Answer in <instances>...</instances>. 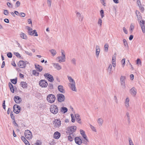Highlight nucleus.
Instances as JSON below:
<instances>
[{
  "mask_svg": "<svg viewBox=\"0 0 145 145\" xmlns=\"http://www.w3.org/2000/svg\"><path fill=\"white\" fill-rule=\"evenodd\" d=\"M7 5L8 6V7L10 8H12V4L9 2H8L7 3Z\"/></svg>",
  "mask_w": 145,
  "mask_h": 145,
  "instance_id": "obj_53",
  "label": "nucleus"
},
{
  "mask_svg": "<svg viewBox=\"0 0 145 145\" xmlns=\"http://www.w3.org/2000/svg\"><path fill=\"white\" fill-rule=\"evenodd\" d=\"M76 127L75 126H72L67 128V130L69 133H74L76 130Z\"/></svg>",
  "mask_w": 145,
  "mask_h": 145,
  "instance_id": "obj_9",
  "label": "nucleus"
},
{
  "mask_svg": "<svg viewBox=\"0 0 145 145\" xmlns=\"http://www.w3.org/2000/svg\"><path fill=\"white\" fill-rule=\"evenodd\" d=\"M25 138L28 139H30L32 138V135L31 131L28 130H25L24 133Z\"/></svg>",
  "mask_w": 145,
  "mask_h": 145,
  "instance_id": "obj_3",
  "label": "nucleus"
},
{
  "mask_svg": "<svg viewBox=\"0 0 145 145\" xmlns=\"http://www.w3.org/2000/svg\"><path fill=\"white\" fill-rule=\"evenodd\" d=\"M100 13L101 18H102L104 17V11L103 10H101L100 11Z\"/></svg>",
  "mask_w": 145,
  "mask_h": 145,
  "instance_id": "obj_42",
  "label": "nucleus"
},
{
  "mask_svg": "<svg viewBox=\"0 0 145 145\" xmlns=\"http://www.w3.org/2000/svg\"><path fill=\"white\" fill-rule=\"evenodd\" d=\"M100 51V49L99 46L98 45H97L95 48V54L97 57H99Z\"/></svg>",
  "mask_w": 145,
  "mask_h": 145,
  "instance_id": "obj_19",
  "label": "nucleus"
},
{
  "mask_svg": "<svg viewBox=\"0 0 145 145\" xmlns=\"http://www.w3.org/2000/svg\"><path fill=\"white\" fill-rule=\"evenodd\" d=\"M114 99L115 101V102L116 103H118V99H117V97L116 96H114Z\"/></svg>",
  "mask_w": 145,
  "mask_h": 145,
  "instance_id": "obj_64",
  "label": "nucleus"
},
{
  "mask_svg": "<svg viewBox=\"0 0 145 145\" xmlns=\"http://www.w3.org/2000/svg\"><path fill=\"white\" fill-rule=\"evenodd\" d=\"M80 134L82 137L86 140L87 141H88V140L86 135L85 134V131L82 129L80 130Z\"/></svg>",
  "mask_w": 145,
  "mask_h": 145,
  "instance_id": "obj_16",
  "label": "nucleus"
},
{
  "mask_svg": "<svg viewBox=\"0 0 145 145\" xmlns=\"http://www.w3.org/2000/svg\"><path fill=\"white\" fill-rule=\"evenodd\" d=\"M53 66L55 69L58 70H59L61 69V66L58 63H53Z\"/></svg>",
  "mask_w": 145,
  "mask_h": 145,
  "instance_id": "obj_20",
  "label": "nucleus"
},
{
  "mask_svg": "<svg viewBox=\"0 0 145 145\" xmlns=\"http://www.w3.org/2000/svg\"><path fill=\"white\" fill-rule=\"evenodd\" d=\"M123 42L125 47L126 48H128V44L126 40L125 39H123Z\"/></svg>",
  "mask_w": 145,
  "mask_h": 145,
  "instance_id": "obj_35",
  "label": "nucleus"
},
{
  "mask_svg": "<svg viewBox=\"0 0 145 145\" xmlns=\"http://www.w3.org/2000/svg\"><path fill=\"white\" fill-rule=\"evenodd\" d=\"M14 54L18 57H21L20 54L18 52H14Z\"/></svg>",
  "mask_w": 145,
  "mask_h": 145,
  "instance_id": "obj_59",
  "label": "nucleus"
},
{
  "mask_svg": "<svg viewBox=\"0 0 145 145\" xmlns=\"http://www.w3.org/2000/svg\"><path fill=\"white\" fill-rule=\"evenodd\" d=\"M141 62L140 59H138L137 60V65H139V64L141 65Z\"/></svg>",
  "mask_w": 145,
  "mask_h": 145,
  "instance_id": "obj_55",
  "label": "nucleus"
},
{
  "mask_svg": "<svg viewBox=\"0 0 145 145\" xmlns=\"http://www.w3.org/2000/svg\"><path fill=\"white\" fill-rule=\"evenodd\" d=\"M104 51L106 52H108V44L107 43H106L104 47Z\"/></svg>",
  "mask_w": 145,
  "mask_h": 145,
  "instance_id": "obj_32",
  "label": "nucleus"
},
{
  "mask_svg": "<svg viewBox=\"0 0 145 145\" xmlns=\"http://www.w3.org/2000/svg\"><path fill=\"white\" fill-rule=\"evenodd\" d=\"M125 118L129 124L130 123V115L129 112H127L125 116Z\"/></svg>",
  "mask_w": 145,
  "mask_h": 145,
  "instance_id": "obj_18",
  "label": "nucleus"
},
{
  "mask_svg": "<svg viewBox=\"0 0 145 145\" xmlns=\"http://www.w3.org/2000/svg\"><path fill=\"white\" fill-rule=\"evenodd\" d=\"M116 54H114L112 57V66L114 67H115L116 66Z\"/></svg>",
  "mask_w": 145,
  "mask_h": 145,
  "instance_id": "obj_14",
  "label": "nucleus"
},
{
  "mask_svg": "<svg viewBox=\"0 0 145 145\" xmlns=\"http://www.w3.org/2000/svg\"><path fill=\"white\" fill-rule=\"evenodd\" d=\"M90 127L91 129L94 131L96 132L97 131L95 127L91 125H90Z\"/></svg>",
  "mask_w": 145,
  "mask_h": 145,
  "instance_id": "obj_48",
  "label": "nucleus"
},
{
  "mask_svg": "<svg viewBox=\"0 0 145 145\" xmlns=\"http://www.w3.org/2000/svg\"><path fill=\"white\" fill-rule=\"evenodd\" d=\"M137 4L138 5V7L140 6L141 5L140 1V0H137Z\"/></svg>",
  "mask_w": 145,
  "mask_h": 145,
  "instance_id": "obj_61",
  "label": "nucleus"
},
{
  "mask_svg": "<svg viewBox=\"0 0 145 145\" xmlns=\"http://www.w3.org/2000/svg\"><path fill=\"white\" fill-rule=\"evenodd\" d=\"M47 4L48 7H50L51 5L52 0H47Z\"/></svg>",
  "mask_w": 145,
  "mask_h": 145,
  "instance_id": "obj_45",
  "label": "nucleus"
},
{
  "mask_svg": "<svg viewBox=\"0 0 145 145\" xmlns=\"http://www.w3.org/2000/svg\"><path fill=\"white\" fill-rule=\"evenodd\" d=\"M112 68V65L111 64H110L109 65V66L108 68V72H109V73H110L111 72Z\"/></svg>",
  "mask_w": 145,
  "mask_h": 145,
  "instance_id": "obj_40",
  "label": "nucleus"
},
{
  "mask_svg": "<svg viewBox=\"0 0 145 145\" xmlns=\"http://www.w3.org/2000/svg\"><path fill=\"white\" fill-rule=\"evenodd\" d=\"M50 109V112L54 114H56L58 112V109L57 106L54 105H51Z\"/></svg>",
  "mask_w": 145,
  "mask_h": 145,
  "instance_id": "obj_1",
  "label": "nucleus"
},
{
  "mask_svg": "<svg viewBox=\"0 0 145 145\" xmlns=\"http://www.w3.org/2000/svg\"><path fill=\"white\" fill-rule=\"evenodd\" d=\"M129 145H134V144L131 138L129 139Z\"/></svg>",
  "mask_w": 145,
  "mask_h": 145,
  "instance_id": "obj_50",
  "label": "nucleus"
},
{
  "mask_svg": "<svg viewBox=\"0 0 145 145\" xmlns=\"http://www.w3.org/2000/svg\"><path fill=\"white\" fill-rule=\"evenodd\" d=\"M58 101L60 102L64 101L65 100V97L64 95L63 94H59L57 95Z\"/></svg>",
  "mask_w": 145,
  "mask_h": 145,
  "instance_id": "obj_6",
  "label": "nucleus"
},
{
  "mask_svg": "<svg viewBox=\"0 0 145 145\" xmlns=\"http://www.w3.org/2000/svg\"><path fill=\"white\" fill-rule=\"evenodd\" d=\"M61 136V134L58 131L56 132L54 135V138L56 139H58Z\"/></svg>",
  "mask_w": 145,
  "mask_h": 145,
  "instance_id": "obj_21",
  "label": "nucleus"
},
{
  "mask_svg": "<svg viewBox=\"0 0 145 145\" xmlns=\"http://www.w3.org/2000/svg\"><path fill=\"white\" fill-rule=\"evenodd\" d=\"M75 116L76 118V120H77V121L79 123H81V121H80V116L79 114H76L75 115Z\"/></svg>",
  "mask_w": 145,
  "mask_h": 145,
  "instance_id": "obj_28",
  "label": "nucleus"
},
{
  "mask_svg": "<svg viewBox=\"0 0 145 145\" xmlns=\"http://www.w3.org/2000/svg\"><path fill=\"white\" fill-rule=\"evenodd\" d=\"M39 86L42 88H46L47 87L48 84L46 81L45 80H41L39 82Z\"/></svg>",
  "mask_w": 145,
  "mask_h": 145,
  "instance_id": "obj_4",
  "label": "nucleus"
},
{
  "mask_svg": "<svg viewBox=\"0 0 145 145\" xmlns=\"http://www.w3.org/2000/svg\"><path fill=\"white\" fill-rule=\"evenodd\" d=\"M60 110L62 112L64 113L66 112L68 110V109L67 108L63 107H61Z\"/></svg>",
  "mask_w": 145,
  "mask_h": 145,
  "instance_id": "obj_29",
  "label": "nucleus"
},
{
  "mask_svg": "<svg viewBox=\"0 0 145 145\" xmlns=\"http://www.w3.org/2000/svg\"><path fill=\"white\" fill-rule=\"evenodd\" d=\"M140 15L138 14L137 15V17L138 20H140L142 18V17Z\"/></svg>",
  "mask_w": 145,
  "mask_h": 145,
  "instance_id": "obj_63",
  "label": "nucleus"
},
{
  "mask_svg": "<svg viewBox=\"0 0 145 145\" xmlns=\"http://www.w3.org/2000/svg\"><path fill=\"white\" fill-rule=\"evenodd\" d=\"M8 85L11 92L12 93H14V90L13 85L11 83L9 82Z\"/></svg>",
  "mask_w": 145,
  "mask_h": 145,
  "instance_id": "obj_30",
  "label": "nucleus"
},
{
  "mask_svg": "<svg viewBox=\"0 0 145 145\" xmlns=\"http://www.w3.org/2000/svg\"><path fill=\"white\" fill-rule=\"evenodd\" d=\"M44 76L45 77H47L48 80L50 82L53 81L54 79L53 76L48 73H45Z\"/></svg>",
  "mask_w": 145,
  "mask_h": 145,
  "instance_id": "obj_10",
  "label": "nucleus"
},
{
  "mask_svg": "<svg viewBox=\"0 0 145 145\" xmlns=\"http://www.w3.org/2000/svg\"><path fill=\"white\" fill-rule=\"evenodd\" d=\"M67 78L69 82L71 83H73L75 82L74 79L71 76H67Z\"/></svg>",
  "mask_w": 145,
  "mask_h": 145,
  "instance_id": "obj_33",
  "label": "nucleus"
},
{
  "mask_svg": "<svg viewBox=\"0 0 145 145\" xmlns=\"http://www.w3.org/2000/svg\"><path fill=\"white\" fill-rule=\"evenodd\" d=\"M129 97H127L125 99L124 104V106L126 108H128L129 106Z\"/></svg>",
  "mask_w": 145,
  "mask_h": 145,
  "instance_id": "obj_13",
  "label": "nucleus"
},
{
  "mask_svg": "<svg viewBox=\"0 0 145 145\" xmlns=\"http://www.w3.org/2000/svg\"><path fill=\"white\" fill-rule=\"evenodd\" d=\"M120 82L122 88L123 89L125 88H126L125 81Z\"/></svg>",
  "mask_w": 145,
  "mask_h": 145,
  "instance_id": "obj_37",
  "label": "nucleus"
},
{
  "mask_svg": "<svg viewBox=\"0 0 145 145\" xmlns=\"http://www.w3.org/2000/svg\"><path fill=\"white\" fill-rule=\"evenodd\" d=\"M22 87L23 88H25L27 87V84L26 82H21Z\"/></svg>",
  "mask_w": 145,
  "mask_h": 145,
  "instance_id": "obj_36",
  "label": "nucleus"
},
{
  "mask_svg": "<svg viewBox=\"0 0 145 145\" xmlns=\"http://www.w3.org/2000/svg\"><path fill=\"white\" fill-rule=\"evenodd\" d=\"M70 88L71 89L74 91H76L77 90L75 86V83H69Z\"/></svg>",
  "mask_w": 145,
  "mask_h": 145,
  "instance_id": "obj_17",
  "label": "nucleus"
},
{
  "mask_svg": "<svg viewBox=\"0 0 145 145\" xmlns=\"http://www.w3.org/2000/svg\"><path fill=\"white\" fill-rule=\"evenodd\" d=\"M48 87L49 89H53V84H52L50 83L48 85Z\"/></svg>",
  "mask_w": 145,
  "mask_h": 145,
  "instance_id": "obj_56",
  "label": "nucleus"
},
{
  "mask_svg": "<svg viewBox=\"0 0 145 145\" xmlns=\"http://www.w3.org/2000/svg\"><path fill=\"white\" fill-rule=\"evenodd\" d=\"M140 9L141 10V11L142 12H143L144 11V7L142 6V5H141L139 7Z\"/></svg>",
  "mask_w": 145,
  "mask_h": 145,
  "instance_id": "obj_54",
  "label": "nucleus"
},
{
  "mask_svg": "<svg viewBox=\"0 0 145 145\" xmlns=\"http://www.w3.org/2000/svg\"><path fill=\"white\" fill-rule=\"evenodd\" d=\"M125 58H123L121 61V63L122 64L123 67H124L125 65Z\"/></svg>",
  "mask_w": 145,
  "mask_h": 145,
  "instance_id": "obj_38",
  "label": "nucleus"
},
{
  "mask_svg": "<svg viewBox=\"0 0 145 145\" xmlns=\"http://www.w3.org/2000/svg\"><path fill=\"white\" fill-rule=\"evenodd\" d=\"M7 56L9 58H11L12 57V54L11 52H8L7 54Z\"/></svg>",
  "mask_w": 145,
  "mask_h": 145,
  "instance_id": "obj_52",
  "label": "nucleus"
},
{
  "mask_svg": "<svg viewBox=\"0 0 145 145\" xmlns=\"http://www.w3.org/2000/svg\"><path fill=\"white\" fill-rule=\"evenodd\" d=\"M11 82L14 84H16L17 82V79H13L11 80Z\"/></svg>",
  "mask_w": 145,
  "mask_h": 145,
  "instance_id": "obj_47",
  "label": "nucleus"
},
{
  "mask_svg": "<svg viewBox=\"0 0 145 145\" xmlns=\"http://www.w3.org/2000/svg\"><path fill=\"white\" fill-rule=\"evenodd\" d=\"M58 90L62 93H64L65 91L63 88V87L62 85H59L58 86Z\"/></svg>",
  "mask_w": 145,
  "mask_h": 145,
  "instance_id": "obj_22",
  "label": "nucleus"
},
{
  "mask_svg": "<svg viewBox=\"0 0 145 145\" xmlns=\"http://www.w3.org/2000/svg\"><path fill=\"white\" fill-rule=\"evenodd\" d=\"M59 59V63L65 62V61L66 58L63 57L62 56H59L57 57Z\"/></svg>",
  "mask_w": 145,
  "mask_h": 145,
  "instance_id": "obj_26",
  "label": "nucleus"
},
{
  "mask_svg": "<svg viewBox=\"0 0 145 145\" xmlns=\"http://www.w3.org/2000/svg\"><path fill=\"white\" fill-rule=\"evenodd\" d=\"M71 118H72V120H71L72 121V122L74 123L75 121V119H74V116L72 114H71Z\"/></svg>",
  "mask_w": 145,
  "mask_h": 145,
  "instance_id": "obj_51",
  "label": "nucleus"
},
{
  "mask_svg": "<svg viewBox=\"0 0 145 145\" xmlns=\"http://www.w3.org/2000/svg\"><path fill=\"white\" fill-rule=\"evenodd\" d=\"M98 24L99 25L100 27L101 26L102 23V20L101 18H99L98 22Z\"/></svg>",
  "mask_w": 145,
  "mask_h": 145,
  "instance_id": "obj_46",
  "label": "nucleus"
},
{
  "mask_svg": "<svg viewBox=\"0 0 145 145\" xmlns=\"http://www.w3.org/2000/svg\"><path fill=\"white\" fill-rule=\"evenodd\" d=\"M35 69L37 71L39 72H40L42 70V67L40 66L39 65L35 64Z\"/></svg>",
  "mask_w": 145,
  "mask_h": 145,
  "instance_id": "obj_25",
  "label": "nucleus"
},
{
  "mask_svg": "<svg viewBox=\"0 0 145 145\" xmlns=\"http://www.w3.org/2000/svg\"><path fill=\"white\" fill-rule=\"evenodd\" d=\"M10 117L13 120H14V117L13 114H12V112L10 113Z\"/></svg>",
  "mask_w": 145,
  "mask_h": 145,
  "instance_id": "obj_62",
  "label": "nucleus"
},
{
  "mask_svg": "<svg viewBox=\"0 0 145 145\" xmlns=\"http://www.w3.org/2000/svg\"><path fill=\"white\" fill-rule=\"evenodd\" d=\"M103 119L101 118H99L97 120V122L99 126H101L103 123Z\"/></svg>",
  "mask_w": 145,
  "mask_h": 145,
  "instance_id": "obj_27",
  "label": "nucleus"
},
{
  "mask_svg": "<svg viewBox=\"0 0 145 145\" xmlns=\"http://www.w3.org/2000/svg\"><path fill=\"white\" fill-rule=\"evenodd\" d=\"M21 108L18 105L15 104L13 106V111L17 114L19 113L20 110Z\"/></svg>",
  "mask_w": 145,
  "mask_h": 145,
  "instance_id": "obj_7",
  "label": "nucleus"
},
{
  "mask_svg": "<svg viewBox=\"0 0 145 145\" xmlns=\"http://www.w3.org/2000/svg\"><path fill=\"white\" fill-rule=\"evenodd\" d=\"M76 59L75 58H73L71 59V63L74 65H76Z\"/></svg>",
  "mask_w": 145,
  "mask_h": 145,
  "instance_id": "obj_44",
  "label": "nucleus"
},
{
  "mask_svg": "<svg viewBox=\"0 0 145 145\" xmlns=\"http://www.w3.org/2000/svg\"><path fill=\"white\" fill-rule=\"evenodd\" d=\"M129 92L132 96H135L137 93V90L135 87H133L130 90Z\"/></svg>",
  "mask_w": 145,
  "mask_h": 145,
  "instance_id": "obj_11",
  "label": "nucleus"
},
{
  "mask_svg": "<svg viewBox=\"0 0 145 145\" xmlns=\"http://www.w3.org/2000/svg\"><path fill=\"white\" fill-rule=\"evenodd\" d=\"M49 51L53 56H55L57 53L56 50L54 49H52L50 50Z\"/></svg>",
  "mask_w": 145,
  "mask_h": 145,
  "instance_id": "obj_31",
  "label": "nucleus"
},
{
  "mask_svg": "<svg viewBox=\"0 0 145 145\" xmlns=\"http://www.w3.org/2000/svg\"><path fill=\"white\" fill-rule=\"evenodd\" d=\"M68 140L70 142H72L73 140V138L69 134V136L68 137Z\"/></svg>",
  "mask_w": 145,
  "mask_h": 145,
  "instance_id": "obj_43",
  "label": "nucleus"
},
{
  "mask_svg": "<svg viewBox=\"0 0 145 145\" xmlns=\"http://www.w3.org/2000/svg\"><path fill=\"white\" fill-rule=\"evenodd\" d=\"M21 139L26 145H30L28 141L24 137L22 136L21 137Z\"/></svg>",
  "mask_w": 145,
  "mask_h": 145,
  "instance_id": "obj_23",
  "label": "nucleus"
},
{
  "mask_svg": "<svg viewBox=\"0 0 145 145\" xmlns=\"http://www.w3.org/2000/svg\"><path fill=\"white\" fill-rule=\"evenodd\" d=\"M20 37L22 39L27 40V37L26 34L23 32H21L20 34Z\"/></svg>",
  "mask_w": 145,
  "mask_h": 145,
  "instance_id": "obj_24",
  "label": "nucleus"
},
{
  "mask_svg": "<svg viewBox=\"0 0 145 145\" xmlns=\"http://www.w3.org/2000/svg\"><path fill=\"white\" fill-rule=\"evenodd\" d=\"M20 5V3L19 1H17L16 2V4H15V6L16 7H19Z\"/></svg>",
  "mask_w": 145,
  "mask_h": 145,
  "instance_id": "obj_60",
  "label": "nucleus"
},
{
  "mask_svg": "<svg viewBox=\"0 0 145 145\" xmlns=\"http://www.w3.org/2000/svg\"><path fill=\"white\" fill-rule=\"evenodd\" d=\"M75 142L78 145H81L82 143V140L79 137H76L74 138Z\"/></svg>",
  "mask_w": 145,
  "mask_h": 145,
  "instance_id": "obj_12",
  "label": "nucleus"
},
{
  "mask_svg": "<svg viewBox=\"0 0 145 145\" xmlns=\"http://www.w3.org/2000/svg\"><path fill=\"white\" fill-rule=\"evenodd\" d=\"M126 77L125 76H121L120 78V82L125 81Z\"/></svg>",
  "mask_w": 145,
  "mask_h": 145,
  "instance_id": "obj_39",
  "label": "nucleus"
},
{
  "mask_svg": "<svg viewBox=\"0 0 145 145\" xmlns=\"http://www.w3.org/2000/svg\"><path fill=\"white\" fill-rule=\"evenodd\" d=\"M76 15L77 17H80L81 19V20L82 21L83 19V17L81 16V14L79 12H77L76 13Z\"/></svg>",
  "mask_w": 145,
  "mask_h": 145,
  "instance_id": "obj_34",
  "label": "nucleus"
},
{
  "mask_svg": "<svg viewBox=\"0 0 145 145\" xmlns=\"http://www.w3.org/2000/svg\"><path fill=\"white\" fill-rule=\"evenodd\" d=\"M14 100L16 103H19L22 101V99L19 97L15 96L14 97Z\"/></svg>",
  "mask_w": 145,
  "mask_h": 145,
  "instance_id": "obj_15",
  "label": "nucleus"
},
{
  "mask_svg": "<svg viewBox=\"0 0 145 145\" xmlns=\"http://www.w3.org/2000/svg\"><path fill=\"white\" fill-rule=\"evenodd\" d=\"M19 15L20 16L23 17H24L25 16V14L23 12L20 13L19 14Z\"/></svg>",
  "mask_w": 145,
  "mask_h": 145,
  "instance_id": "obj_57",
  "label": "nucleus"
},
{
  "mask_svg": "<svg viewBox=\"0 0 145 145\" xmlns=\"http://www.w3.org/2000/svg\"><path fill=\"white\" fill-rule=\"evenodd\" d=\"M33 74L36 76H38L39 74V73L37 72L36 70H34L33 71Z\"/></svg>",
  "mask_w": 145,
  "mask_h": 145,
  "instance_id": "obj_41",
  "label": "nucleus"
},
{
  "mask_svg": "<svg viewBox=\"0 0 145 145\" xmlns=\"http://www.w3.org/2000/svg\"><path fill=\"white\" fill-rule=\"evenodd\" d=\"M53 124L56 127H59L61 125L60 120L59 119H55L53 121Z\"/></svg>",
  "mask_w": 145,
  "mask_h": 145,
  "instance_id": "obj_8",
  "label": "nucleus"
},
{
  "mask_svg": "<svg viewBox=\"0 0 145 145\" xmlns=\"http://www.w3.org/2000/svg\"><path fill=\"white\" fill-rule=\"evenodd\" d=\"M61 56L63 57L66 58L65 52L63 50H61Z\"/></svg>",
  "mask_w": 145,
  "mask_h": 145,
  "instance_id": "obj_49",
  "label": "nucleus"
},
{
  "mask_svg": "<svg viewBox=\"0 0 145 145\" xmlns=\"http://www.w3.org/2000/svg\"><path fill=\"white\" fill-rule=\"evenodd\" d=\"M8 10H4V14L5 15H8Z\"/></svg>",
  "mask_w": 145,
  "mask_h": 145,
  "instance_id": "obj_58",
  "label": "nucleus"
},
{
  "mask_svg": "<svg viewBox=\"0 0 145 145\" xmlns=\"http://www.w3.org/2000/svg\"><path fill=\"white\" fill-rule=\"evenodd\" d=\"M28 63L27 61H20L18 64V66L22 68H24L26 67V64Z\"/></svg>",
  "mask_w": 145,
  "mask_h": 145,
  "instance_id": "obj_5",
  "label": "nucleus"
},
{
  "mask_svg": "<svg viewBox=\"0 0 145 145\" xmlns=\"http://www.w3.org/2000/svg\"><path fill=\"white\" fill-rule=\"evenodd\" d=\"M56 98L55 95L53 94L48 95L47 97V100L50 103H53L55 100Z\"/></svg>",
  "mask_w": 145,
  "mask_h": 145,
  "instance_id": "obj_2",
  "label": "nucleus"
}]
</instances>
